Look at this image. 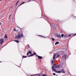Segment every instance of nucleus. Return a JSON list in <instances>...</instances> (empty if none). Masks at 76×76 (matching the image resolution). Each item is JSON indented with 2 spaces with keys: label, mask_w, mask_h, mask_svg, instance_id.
<instances>
[{
  "label": "nucleus",
  "mask_w": 76,
  "mask_h": 76,
  "mask_svg": "<svg viewBox=\"0 0 76 76\" xmlns=\"http://www.w3.org/2000/svg\"><path fill=\"white\" fill-rule=\"evenodd\" d=\"M22 37H23V34H21L20 35V34H19L17 36H15V39H21Z\"/></svg>",
  "instance_id": "nucleus-1"
},
{
  "label": "nucleus",
  "mask_w": 76,
  "mask_h": 76,
  "mask_svg": "<svg viewBox=\"0 0 76 76\" xmlns=\"http://www.w3.org/2000/svg\"><path fill=\"white\" fill-rule=\"evenodd\" d=\"M4 42V39H1L0 40V44H2L3 42Z\"/></svg>",
  "instance_id": "nucleus-2"
},
{
  "label": "nucleus",
  "mask_w": 76,
  "mask_h": 76,
  "mask_svg": "<svg viewBox=\"0 0 76 76\" xmlns=\"http://www.w3.org/2000/svg\"><path fill=\"white\" fill-rule=\"evenodd\" d=\"M56 55H57V53H55L54 56H53V60H55V57H56Z\"/></svg>",
  "instance_id": "nucleus-3"
},
{
  "label": "nucleus",
  "mask_w": 76,
  "mask_h": 76,
  "mask_svg": "<svg viewBox=\"0 0 76 76\" xmlns=\"http://www.w3.org/2000/svg\"><path fill=\"white\" fill-rule=\"evenodd\" d=\"M52 69L53 71H57V70L54 68V67H53Z\"/></svg>",
  "instance_id": "nucleus-4"
},
{
  "label": "nucleus",
  "mask_w": 76,
  "mask_h": 76,
  "mask_svg": "<svg viewBox=\"0 0 76 76\" xmlns=\"http://www.w3.org/2000/svg\"><path fill=\"white\" fill-rule=\"evenodd\" d=\"M61 73H65V71H64V69H63L61 70Z\"/></svg>",
  "instance_id": "nucleus-5"
},
{
  "label": "nucleus",
  "mask_w": 76,
  "mask_h": 76,
  "mask_svg": "<svg viewBox=\"0 0 76 76\" xmlns=\"http://www.w3.org/2000/svg\"><path fill=\"white\" fill-rule=\"evenodd\" d=\"M37 57L39 59H41L42 58V57L40 56H37Z\"/></svg>",
  "instance_id": "nucleus-6"
},
{
  "label": "nucleus",
  "mask_w": 76,
  "mask_h": 76,
  "mask_svg": "<svg viewBox=\"0 0 76 76\" xmlns=\"http://www.w3.org/2000/svg\"><path fill=\"white\" fill-rule=\"evenodd\" d=\"M15 42H17V43H19V41L18 40H15L14 41Z\"/></svg>",
  "instance_id": "nucleus-7"
},
{
  "label": "nucleus",
  "mask_w": 76,
  "mask_h": 76,
  "mask_svg": "<svg viewBox=\"0 0 76 76\" xmlns=\"http://www.w3.org/2000/svg\"><path fill=\"white\" fill-rule=\"evenodd\" d=\"M56 73H61V71H56Z\"/></svg>",
  "instance_id": "nucleus-8"
},
{
  "label": "nucleus",
  "mask_w": 76,
  "mask_h": 76,
  "mask_svg": "<svg viewBox=\"0 0 76 76\" xmlns=\"http://www.w3.org/2000/svg\"><path fill=\"white\" fill-rule=\"evenodd\" d=\"M59 44V42H57L55 43V45H57V44Z\"/></svg>",
  "instance_id": "nucleus-9"
},
{
  "label": "nucleus",
  "mask_w": 76,
  "mask_h": 76,
  "mask_svg": "<svg viewBox=\"0 0 76 76\" xmlns=\"http://www.w3.org/2000/svg\"><path fill=\"white\" fill-rule=\"evenodd\" d=\"M58 37V38H61V35H57Z\"/></svg>",
  "instance_id": "nucleus-10"
},
{
  "label": "nucleus",
  "mask_w": 76,
  "mask_h": 76,
  "mask_svg": "<svg viewBox=\"0 0 76 76\" xmlns=\"http://www.w3.org/2000/svg\"><path fill=\"white\" fill-rule=\"evenodd\" d=\"M64 57L65 59H66V58H67V55H65L64 56Z\"/></svg>",
  "instance_id": "nucleus-11"
},
{
  "label": "nucleus",
  "mask_w": 76,
  "mask_h": 76,
  "mask_svg": "<svg viewBox=\"0 0 76 76\" xmlns=\"http://www.w3.org/2000/svg\"><path fill=\"white\" fill-rule=\"evenodd\" d=\"M59 56H60V55L58 54V55L56 57V58H58V57H59Z\"/></svg>",
  "instance_id": "nucleus-12"
},
{
  "label": "nucleus",
  "mask_w": 76,
  "mask_h": 76,
  "mask_svg": "<svg viewBox=\"0 0 76 76\" xmlns=\"http://www.w3.org/2000/svg\"><path fill=\"white\" fill-rule=\"evenodd\" d=\"M5 38H7V36L6 35V34L5 35Z\"/></svg>",
  "instance_id": "nucleus-13"
},
{
  "label": "nucleus",
  "mask_w": 76,
  "mask_h": 76,
  "mask_svg": "<svg viewBox=\"0 0 76 76\" xmlns=\"http://www.w3.org/2000/svg\"><path fill=\"white\" fill-rule=\"evenodd\" d=\"M64 37H65V38H67V35L65 34V35L64 36Z\"/></svg>",
  "instance_id": "nucleus-14"
},
{
  "label": "nucleus",
  "mask_w": 76,
  "mask_h": 76,
  "mask_svg": "<svg viewBox=\"0 0 76 76\" xmlns=\"http://www.w3.org/2000/svg\"><path fill=\"white\" fill-rule=\"evenodd\" d=\"M11 23H13V19H12V20L11 21Z\"/></svg>",
  "instance_id": "nucleus-15"
},
{
  "label": "nucleus",
  "mask_w": 76,
  "mask_h": 76,
  "mask_svg": "<svg viewBox=\"0 0 76 76\" xmlns=\"http://www.w3.org/2000/svg\"><path fill=\"white\" fill-rule=\"evenodd\" d=\"M25 3V2H23V3L21 4L20 5V6H21V5H22V4H24Z\"/></svg>",
  "instance_id": "nucleus-16"
},
{
  "label": "nucleus",
  "mask_w": 76,
  "mask_h": 76,
  "mask_svg": "<svg viewBox=\"0 0 76 76\" xmlns=\"http://www.w3.org/2000/svg\"><path fill=\"white\" fill-rule=\"evenodd\" d=\"M23 58H26V57H27V56H23Z\"/></svg>",
  "instance_id": "nucleus-17"
},
{
  "label": "nucleus",
  "mask_w": 76,
  "mask_h": 76,
  "mask_svg": "<svg viewBox=\"0 0 76 76\" xmlns=\"http://www.w3.org/2000/svg\"><path fill=\"white\" fill-rule=\"evenodd\" d=\"M34 56V54H32L30 56V57H31V56Z\"/></svg>",
  "instance_id": "nucleus-18"
},
{
  "label": "nucleus",
  "mask_w": 76,
  "mask_h": 76,
  "mask_svg": "<svg viewBox=\"0 0 76 76\" xmlns=\"http://www.w3.org/2000/svg\"><path fill=\"white\" fill-rule=\"evenodd\" d=\"M61 36L62 37V38H63V37H64V34H62L61 35Z\"/></svg>",
  "instance_id": "nucleus-19"
},
{
  "label": "nucleus",
  "mask_w": 76,
  "mask_h": 76,
  "mask_svg": "<svg viewBox=\"0 0 76 76\" xmlns=\"http://www.w3.org/2000/svg\"><path fill=\"white\" fill-rule=\"evenodd\" d=\"M28 53H29L30 54H32V53L31 52V51H28Z\"/></svg>",
  "instance_id": "nucleus-20"
},
{
  "label": "nucleus",
  "mask_w": 76,
  "mask_h": 76,
  "mask_svg": "<svg viewBox=\"0 0 76 76\" xmlns=\"http://www.w3.org/2000/svg\"><path fill=\"white\" fill-rule=\"evenodd\" d=\"M55 66H56V64H53V66H52V67H55Z\"/></svg>",
  "instance_id": "nucleus-21"
},
{
  "label": "nucleus",
  "mask_w": 76,
  "mask_h": 76,
  "mask_svg": "<svg viewBox=\"0 0 76 76\" xmlns=\"http://www.w3.org/2000/svg\"><path fill=\"white\" fill-rule=\"evenodd\" d=\"M42 76H47V75L45 74H43L42 75Z\"/></svg>",
  "instance_id": "nucleus-22"
},
{
  "label": "nucleus",
  "mask_w": 76,
  "mask_h": 76,
  "mask_svg": "<svg viewBox=\"0 0 76 76\" xmlns=\"http://www.w3.org/2000/svg\"><path fill=\"white\" fill-rule=\"evenodd\" d=\"M14 31H17V30H16V29L15 28H14Z\"/></svg>",
  "instance_id": "nucleus-23"
},
{
  "label": "nucleus",
  "mask_w": 76,
  "mask_h": 76,
  "mask_svg": "<svg viewBox=\"0 0 76 76\" xmlns=\"http://www.w3.org/2000/svg\"><path fill=\"white\" fill-rule=\"evenodd\" d=\"M52 41H54L55 40L54 39H53V38H52Z\"/></svg>",
  "instance_id": "nucleus-24"
},
{
  "label": "nucleus",
  "mask_w": 76,
  "mask_h": 76,
  "mask_svg": "<svg viewBox=\"0 0 76 76\" xmlns=\"http://www.w3.org/2000/svg\"><path fill=\"white\" fill-rule=\"evenodd\" d=\"M53 75H54V76H55L56 75V74L55 73H53Z\"/></svg>",
  "instance_id": "nucleus-25"
},
{
  "label": "nucleus",
  "mask_w": 76,
  "mask_h": 76,
  "mask_svg": "<svg viewBox=\"0 0 76 76\" xmlns=\"http://www.w3.org/2000/svg\"><path fill=\"white\" fill-rule=\"evenodd\" d=\"M12 14L10 15V16L9 18H9H10V16H12Z\"/></svg>",
  "instance_id": "nucleus-26"
},
{
  "label": "nucleus",
  "mask_w": 76,
  "mask_h": 76,
  "mask_svg": "<svg viewBox=\"0 0 76 76\" xmlns=\"http://www.w3.org/2000/svg\"><path fill=\"white\" fill-rule=\"evenodd\" d=\"M29 52H28L27 54V56H28V55H29Z\"/></svg>",
  "instance_id": "nucleus-27"
},
{
  "label": "nucleus",
  "mask_w": 76,
  "mask_h": 76,
  "mask_svg": "<svg viewBox=\"0 0 76 76\" xmlns=\"http://www.w3.org/2000/svg\"><path fill=\"white\" fill-rule=\"evenodd\" d=\"M34 54V55H36V53H35L34 52V54Z\"/></svg>",
  "instance_id": "nucleus-28"
},
{
  "label": "nucleus",
  "mask_w": 76,
  "mask_h": 76,
  "mask_svg": "<svg viewBox=\"0 0 76 76\" xmlns=\"http://www.w3.org/2000/svg\"><path fill=\"white\" fill-rule=\"evenodd\" d=\"M60 65L59 64L58 66L57 67H60Z\"/></svg>",
  "instance_id": "nucleus-29"
},
{
  "label": "nucleus",
  "mask_w": 76,
  "mask_h": 76,
  "mask_svg": "<svg viewBox=\"0 0 76 76\" xmlns=\"http://www.w3.org/2000/svg\"><path fill=\"white\" fill-rule=\"evenodd\" d=\"M57 67H58V68H59L60 67H55V68H57Z\"/></svg>",
  "instance_id": "nucleus-30"
},
{
  "label": "nucleus",
  "mask_w": 76,
  "mask_h": 76,
  "mask_svg": "<svg viewBox=\"0 0 76 76\" xmlns=\"http://www.w3.org/2000/svg\"><path fill=\"white\" fill-rule=\"evenodd\" d=\"M53 62H54V61H52V63H53Z\"/></svg>",
  "instance_id": "nucleus-31"
},
{
  "label": "nucleus",
  "mask_w": 76,
  "mask_h": 76,
  "mask_svg": "<svg viewBox=\"0 0 76 76\" xmlns=\"http://www.w3.org/2000/svg\"><path fill=\"white\" fill-rule=\"evenodd\" d=\"M70 36H71V35L70 34H69V37H70Z\"/></svg>",
  "instance_id": "nucleus-32"
},
{
  "label": "nucleus",
  "mask_w": 76,
  "mask_h": 76,
  "mask_svg": "<svg viewBox=\"0 0 76 76\" xmlns=\"http://www.w3.org/2000/svg\"><path fill=\"white\" fill-rule=\"evenodd\" d=\"M18 2H17V3L16 4V5H17L18 4Z\"/></svg>",
  "instance_id": "nucleus-33"
},
{
  "label": "nucleus",
  "mask_w": 76,
  "mask_h": 76,
  "mask_svg": "<svg viewBox=\"0 0 76 76\" xmlns=\"http://www.w3.org/2000/svg\"><path fill=\"white\" fill-rule=\"evenodd\" d=\"M19 2V1H18L17 2L18 3Z\"/></svg>",
  "instance_id": "nucleus-34"
},
{
  "label": "nucleus",
  "mask_w": 76,
  "mask_h": 76,
  "mask_svg": "<svg viewBox=\"0 0 76 76\" xmlns=\"http://www.w3.org/2000/svg\"><path fill=\"white\" fill-rule=\"evenodd\" d=\"M36 75H38V74H36Z\"/></svg>",
  "instance_id": "nucleus-35"
},
{
  "label": "nucleus",
  "mask_w": 76,
  "mask_h": 76,
  "mask_svg": "<svg viewBox=\"0 0 76 76\" xmlns=\"http://www.w3.org/2000/svg\"><path fill=\"white\" fill-rule=\"evenodd\" d=\"M62 58H64V56H63L62 57Z\"/></svg>",
  "instance_id": "nucleus-36"
},
{
  "label": "nucleus",
  "mask_w": 76,
  "mask_h": 76,
  "mask_svg": "<svg viewBox=\"0 0 76 76\" xmlns=\"http://www.w3.org/2000/svg\"><path fill=\"white\" fill-rule=\"evenodd\" d=\"M57 66H58L57 65H56L55 67H57Z\"/></svg>",
  "instance_id": "nucleus-37"
},
{
  "label": "nucleus",
  "mask_w": 76,
  "mask_h": 76,
  "mask_svg": "<svg viewBox=\"0 0 76 76\" xmlns=\"http://www.w3.org/2000/svg\"><path fill=\"white\" fill-rule=\"evenodd\" d=\"M7 1V0H5V1Z\"/></svg>",
  "instance_id": "nucleus-38"
},
{
  "label": "nucleus",
  "mask_w": 76,
  "mask_h": 76,
  "mask_svg": "<svg viewBox=\"0 0 76 76\" xmlns=\"http://www.w3.org/2000/svg\"><path fill=\"white\" fill-rule=\"evenodd\" d=\"M3 0H0V1H2Z\"/></svg>",
  "instance_id": "nucleus-39"
},
{
  "label": "nucleus",
  "mask_w": 76,
  "mask_h": 76,
  "mask_svg": "<svg viewBox=\"0 0 76 76\" xmlns=\"http://www.w3.org/2000/svg\"><path fill=\"white\" fill-rule=\"evenodd\" d=\"M76 35V34H74L75 35Z\"/></svg>",
  "instance_id": "nucleus-40"
},
{
  "label": "nucleus",
  "mask_w": 76,
  "mask_h": 76,
  "mask_svg": "<svg viewBox=\"0 0 76 76\" xmlns=\"http://www.w3.org/2000/svg\"><path fill=\"white\" fill-rule=\"evenodd\" d=\"M0 25H1V22H0Z\"/></svg>",
  "instance_id": "nucleus-41"
},
{
  "label": "nucleus",
  "mask_w": 76,
  "mask_h": 76,
  "mask_svg": "<svg viewBox=\"0 0 76 76\" xmlns=\"http://www.w3.org/2000/svg\"><path fill=\"white\" fill-rule=\"evenodd\" d=\"M12 8V7L10 8V9H11Z\"/></svg>",
  "instance_id": "nucleus-42"
}]
</instances>
